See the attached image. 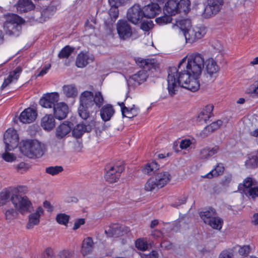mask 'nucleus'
I'll list each match as a JSON object with an SVG mask.
<instances>
[{
  "label": "nucleus",
  "mask_w": 258,
  "mask_h": 258,
  "mask_svg": "<svg viewBox=\"0 0 258 258\" xmlns=\"http://www.w3.org/2000/svg\"><path fill=\"white\" fill-rule=\"evenodd\" d=\"M178 67L183 68V71L178 73L175 67L168 69L167 89L171 96L175 94L180 87L192 92L197 91L200 88L199 78L203 69L207 78L211 81L218 77L220 72V67L215 59H205L202 54L198 53L188 54L183 57Z\"/></svg>",
  "instance_id": "f257e3e1"
},
{
  "label": "nucleus",
  "mask_w": 258,
  "mask_h": 258,
  "mask_svg": "<svg viewBox=\"0 0 258 258\" xmlns=\"http://www.w3.org/2000/svg\"><path fill=\"white\" fill-rule=\"evenodd\" d=\"M80 105L78 111L79 116L83 119H86L89 116V109L97 110L103 103V98L100 92L93 93L89 91L83 92L80 96Z\"/></svg>",
  "instance_id": "f03ea898"
},
{
  "label": "nucleus",
  "mask_w": 258,
  "mask_h": 258,
  "mask_svg": "<svg viewBox=\"0 0 258 258\" xmlns=\"http://www.w3.org/2000/svg\"><path fill=\"white\" fill-rule=\"evenodd\" d=\"M20 150L30 158H38L44 155L46 148L44 144L38 140H26L21 143Z\"/></svg>",
  "instance_id": "7ed1b4c3"
},
{
  "label": "nucleus",
  "mask_w": 258,
  "mask_h": 258,
  "mask_svg": "<svg viewBox=\"0 0 258 258\" xmlns=\"http://www.w3.org/2000/svg\"><path fill=\"white\" fill-rule=\"evenodd\" d=\"M4 18L6 21L4 23V29L6 33L9 35L18 36L24 20L18 15L13 13L4 15Z\"/></svg>",
  "instance_id": "20e7f679"
},
{
  "label": "nucleus",
  "mask_w": 258,
  "mask_h": 258,
  "mask_svg": "<svg viewBox=\"0 0 258 258\" xmlns=\"http://www.w3.org/2000/svg\"><path fill=\"white\" fill-rule=\"evenodd\" d=\"M11 201L16 210L22 214L29 211L32 204L26 196L22 197L18 195L13 194Z\"/></svg>",
  "instance_id": "39448f33"
},
{
  "label": "nucleus",
  "mask_w": 258,
  "mask_h": 258,
  "mask_svg": "<svg viewBox=\"0 0 258 258\" xmlns=\"http://www.w3.org/2000/svg\"><path fill=\"white\" fill-rule=\"evenodd\" d=\"M214 108L213 104H208L203 106L195 120V124L197 126L205 125L209 119L213 116Z\"/></svg>",
  "instance_id": "423d86ee"
},
{
  "label": "nucleus",
  "mask_w": 258,
  "mask_h": 258,
  "mask_svg": "<svg viewBox=\"0 0 258 258\" xmlns=\"http://www.w3.org/2000/svg\"><path fill=\"white\" fill-rule=\"evenodd\" d=\"M207 33L206 28L203 26H195L185 33L186 43H192L204 37Z\"/></svg>",
  "instance_id": "0eeeda50"
},
{
  "label": "nucleus",
  "mask_w": 258,
  "mask_h": 258,
  "mask_svg": "<svg viewBox=\"0 0 258 258\" xmlns=\"http://www.w3.org/2000/svg\"><path fill=\"white\" fill-rule=\"evenodd\" d=\"M6 151H12L18 145L19 138L17 130H6L4 135Z\"/></svg>",
  "instance_id": "6e6552de"
},
{
  "label": "nucleus",
  "mask_w": 258,
  "mask_h": 258,
  "mask_svg": "<svg viewBox=\"0 0 258 258\" xmlns=\"http://www.w3.org/2000/svg\"><path fill=\"white\" fill-rule=\"evenodd\" d=\"M59 99L58 93L54 92L44 94L40 99L39 103L41 106L46 108H53Z\"/></svg>",
  "instance_id": "1a4fd4ad"
},
{
  "label": "nucleus",
  "mask_w": 258,
  "mask_h": 258,
  "mask_svg": "<svg viewBox=\"0 0 258 258\" xmlns=\"http://www.w3.org/2000/svg\"><path fill=\"white\" fill-rule=\"evenodd\" d=\"M144 16L143 10L138 5H134L130 8L127 13V20L134 24L140 23Z\"/></svg>",
  "instance_id": "9d476101"
},
{
  "label": "nucleus",
  "mask_w": 258,
  "mask_h": 258,
  "mask_svg": "<svg viewBox=\"0 0 258 258\" xmlns=\"http://www.w3.org/2000/svg\"><path fill=\"white\" fill-rule=\"evenodd\" d=\"M223 0H208L207 5L205 7L203 15L209 18L217 14L223 5Z\"/></svg>",
  "instance_id": "9b49d317"
},
{
  "label": "nucleus",
  "mask_w": 258,
  "mask_h": 258,
  "mask_svg": "<svg viewBox=\"0 0 258 258\" xmlns=\"http://www.w3.org/2000/svg\"><path fill=\"white\" fill-rule=\"evenodd\" d=\"M171 27L175 32H182L185 37V33H188L191 28V22L189 19L179 18L173 23Z\"/></svg>",
  "instance_id": "f8f14e48"
},
{
  "label": "nucleus",
  "mask_w": 258,
  "mask_h": 258,
  "mask_svg": "<svg viewBox=\"0 0 258 258\" xmlns=\"http://www.w3.org/2000/svg\"><path fill=\"white\" fill-rule=\"evenodd\" d=\"M116 29L119 38L123 40L130 38L133 34L131 27L124 20H120L118 22Z\"/></svg>",
  "instance_id": "ddd939ff"
},
{
  "label": "nucleus",
  "mask_w": 258,
  "mask_h": 258,
  "mask_svg": "<svg viewBox=\"0 0 258 258\" xmlns=\"http://www.w3.org/2000/svg\"><path fill=\"white\" fill-rule=\"evenodd\" d=\"M37 116V111L33 108L28 107L20 113L19 119L23 123L29 124L33 122Z\"/></svg>",
  "instance_id": "4468645a"
},
{
  "label": "nucleus",
  "mask_w": 258,
  "mask_h": 258,
  "mask_svg": "<svg viewBox=\"0 0 258 258\" xmlns=\"http://www.w3.org/2000/svg\"><path fill=\"white\" fill-rule=\"evenodd\" d=\"M181 0H169L165 5L164 11L170 15H175L182 11L184 13L188 11H184L181 6Z\"/></svg>",
  "instance_id": "2eb2a0df"
},
{
  "label": "nucleus",
  "mask_w": 258,
  "mask_h": 258,
  "mask_svg": "<svg viewBox=\"0 0 258 258\" xmlns=\"http://www.w3.org/2000/svg\"><path fill=\"white\" fill-rule=\"evenodd\" d=\"M118 105L120 107V110L123 116L132 118L136 116L139 113L140 108L135 104L130 105L126 104L125 106L123 102H118Z\"/></svg>",
  "instance_id": "dca6fc26"
},
{
  "label": "nucleus",
  "mask_w": 258,
  "mask_h": 258,
  "mask_svg": "<svg viewBox=\"0 0 258 258\" xmlns=\"http://www.w3.org/2000/svg\"><path fill=\"white\" fill-rule=\"evenodd\" d=\"M53 110L55 117L58 120H62L67 117L69 111V108L67 103L60 102L55 104Z\"/></svg>",
  "instance_id": "f3484780"
},
{
  "label": "nucleus",
  "mask_w": 258,
  "mask_h": 258,
  "mask_svg": "<svg viewBox=\"0 0 258 258\" xmlns=\"http://www.w3.org/2000/svg\"><path fill=\"white\" fill-rule=\"evenodd\" d=\"M43 214L44 210L43 208L41 207H38L34 213L29 215L26 228L31 229L35 226L38 225L40 223V217Z\"/></svg>",
  "instance_id": "a211bd4d"
},
{
  "label": "nucleus",
  "mask_w": 258,
  "mask_h": 258,
  "mask_svg": "<svg viewBox=\"0 0 258 258\" xmlns=\"http://www.w3.org/2000/svg\"><path fill=\"white\" fill-rule=\"evenodd\" d=\"M94 57L88 51H83L77 55L76 65L78 68H83L93 61Z\"/></svg>",
  "instance_id": "6ab92c4d"
},
{
  "label": "nucleus",
  "mask_w": 258,
  "mask_h": 258,
  "mask_svg": "<svg viewBox=\"0 0 258 258\" xmlns=\"http://www.w3.org/2000/svg\"><path fill=\"white\" fill-rule=\"evenodd\" d=\"M135 60L140 67L144 68L145 70L156 69L158 68L159 64L157 60L154 58H144L138 57L135 58Z\"/></svg>",
  "instance_id": "aec40b11"
},
{
  "label": "nucleus",
  "mask_w": 258,
  "mask_h": 258,
  "mask_svg": "<svg viewBox=\"0 0 258 258\" xmlns=\"http://www.w3.org/2000/svg\"><path fill=\"white\" fill-rule=\"evenodd\" d=\"M144 16L148 18H152L158 15L161 11L157 4L152 3L145 6L142 9Z\"/></svg>",
  "instance_id": "412c9836"
},
{
  "label": "nucleus",
  "mask_w": 258,
  "mask_h": 258,
  "mask_svg": "<svg viewBox=\"0 0 258 258\" xmlns=\"http://www.w3.org/2000/svg\"><path fill=\"white\" fill-rule=\"evenodd\" d=\"M62 92L66 97L71 99L77 97L79 93L78 89L74 84L64 85L62 87Z\"/></svg>",
  "instance_id": "4be33fe9"
},
{
  "label": "nucleus",
  "mask_w": 258,
  "mask_h": 258,
  "mask_svg": "<svg viewBox=\"0 0 258 258\" xmlns=\"http://www.w3.org/2000/svg\"><path fill=\"white\" fill-rule=\"evenodd\" d=\"M19 13H25L34 9V5L31 0H19L15 5Z\"/></svg>",
  "instance_id": "5701e85b"
},
{
  "label": "nucleus",
  "mask_w": 258,
  "mask_h": 258,
  "mask_svg": "<svg viewBox=\"0 0 258 258\" xmlns=\"http://www.w3.org/2000/svg\"><path fill=\"white\" fill-rule=\"evenodd\" d=\"M22 72V69L20 67L16 68L13 71L10 73L9 76L4 80L2 85V89L7 87L10 84L17 81Z\"/></svg>",
  "instance_id": "b1692460"
},
{
  "label": "nucleus",
  "mask_w": 258,
  "mask_h": 258,
  "mask_svg": "<svg viewBox=\"0 0 258 258\" xmlns=\"http://www.w3.org/2000/svg\"><path fill=\"white\" fill-rule=\"evenodd\" d=\"M155 178L160 188L164 187L171 180V175L168 172H161L157 173Z\"/></svg>",
  "instance_id": "393cba45"
},
{
  "label": "nucleus",
  "mask_w": 258,
  "mask_h": 258,
  "mask_svg": "<svg viewBox=\"0 0 258 258\" xmlns=\"http://www.w3.org/2000/svg\"><path fill=\"white\" fill-rule=\"evenodd\" d=\"M148 77L149 74L147 70H141L132 75L131 79L138 85H141L147 81Z\"/></svg>",
  "instance_id": "a878e982"
},
{
  "label": "nucleus",
  "mask_w": 258,
  "mask_h": 258,
  "mask_svg": "<svg viewBox=\"0 0 258 258\" xmlns=\"http://www.w3.org/2000/svg\"><path fill=\"white\" fill-rule=\"evenodd\" d=\"M219 149L218 146H215L212 148L209 147L204 148L200 151V158L201 159H207L217 153Z\"/></svg>",
  "instance_id": "bb28decb"
},
{
  "label": "nucleus",
  "mask_w": 258,
  "mask_h": 258,
  "mask_svg": "<svg viewBox=\"0 0 258 258\" xmlns=\"http://www.w3.org/2000/svg\"><path fill=\"white\" fill-rule=\"evenodd\" d=\"M199 215L204 223H207L212 218L216 216L217 213L215 209L209 207L203 209L199 213Z\"/></svg>",
  "instance_id": "cd10ccee"
},
{
  "label": "nucleus",
  "mask_w": 258,
  "mask_h": 258,
  "mask_svg": "<svg viewBox=\"0 0 258 258\" xmlns=\"http://www.w3.org/2000/svg\"><path fill=\"white\" fill-rule=\"evenodd\" d=\"M55 119L51 114H46L41 119V126L43 129H53L55 126Z\"/></svg>",
  "instance_id": "c85d7f7f"
},
{
  "label": "nucleus",
  "mask_w": 258,
  "mask_h": 258,
  "mask_svg": "<svg viewBox=\"0 0 258 258\" xmlns=\"http://www.w3.org/2000/svg\"><path fill=\"white\" fill-rule=\"evenodd\" d=\"M93 241L91 237H88L83 241L81 252L83 255H87L92 252L93 249Z\"/></svg>",
  "instance_id": "c756f323"
},
{
  "label": "nucleus",
  "mask_w": 258,
  "mask_h": 258,
  "mask_svg": "<svg viewBox=\"0 0 258 258\" xmlns=\"http://www.w3.org/2000/svg\"><path fill=\"white\" fill-rule=\"evenodd\" d=\"M129 232L128 227L118 223L114 224V237L122 236Z\"/></svg>",
  "instance_id": "7c9ffc66"
},
{
  "label": "nucleus",
  "mask_w": 258,
  "mask_h": 258,
  "mask_svg": "<svg viewBox=\"0 0 258 258\" xmlns=\"http://www.w3.org/2000/svg\"><path fill=\"white\" fill-rule=\"evenodd\" d=\"M124 170V164L122 161H118L114 163V182L117 181Z\"/></svg>",
  "instance_id": "2f4dec72"
},
{
  "label": "nucleus",
  "mask_w": 258,
  "mask_h": 258,
  "mask_svg": "<svg viewBox=\"0 0 258 258\" xmlns=\"http://www.w3.org/2000/svg\"><path fill=\"white\" fill-rule=\"evenodd\" d=\"M113 114V108L111 105L104 106L100 111V115L102 119L106 121L109 120Z\"/></svg>",
  "instance_id": "473e14b6"
},
{
  "label": "nucleus",
  "mask_w": 258,
  "mask_h": 258,
  "mask_svg": "<svg viewBox=\"0 0 258 258\" xmlns=\"http://www.w3.org/2000/svg\"><path fill=\"white\" fill-rule=\"evenodd\" d=\"M159 168V165L155 161L147 163L142 169L144 173L151 175Z\"/></svg>",
  "instance_id": "72a5a7b5"
},
{
  "label": "nucleus",
  "mask_w": 258,
  "mask_h": 258,
  "mask_svg": "<svg viewBox=\"0 0 258 258\" xmlns=\"http://www.w3.org/2000/svg\"><path fill=\"white\" fill-rule=\"evenodd\" d=\"M234 249H238L237 252L238 254L242 256L246 257L252 250V247L250 245H240L238 244L234 246Z\"/></svg>",
  "instance_id": "f704fd0d"
},
{
  "label": "nucleus",
  "mask_w": 258,
  "mask_h": 258,
  "mask_svg": "<svg viewBox=\"0 0 258 258\" xmlns=\"http://www.w3.org/2000/svg\"><path fill=\"white\" fill-rule=\"evenodd\" d=\"M254 185L252 179L251 177H247L245 178L242 183H240L238 186V189L239 191L244 192L247 189L252 187Z\"/></svg>",
  "instance_id": "c9c22d12"
},
{
  "label": "nucleus",
  "mask_w": 258,
  "mask_h": 258,
  "mask_svg": "<svg viewBox=\"0 0 258 258\" xmlns=\"http://www.w3.org/2000/svg\"><path fill=\"white\" fill-rule=\"evenodd\" d=\"M206 224H208L213 229L220 230L222 227L223 221L220 217L215 216Z\"/></svg>",
  "instance_id": "e433bc0d"
},
{
  "label": "nucleus",
  "mask_w": 258,
  "mask_h": 258,
  "mask_svg": "<svg viewBox=\"0 0 258 258\" xmlns=\"http://www.w3.org/2000/svg\"><path fill=\"white\" fill-rule=\"evenodd\" d=\"M228 124L227 119L226 118L219 119L212 122L209 125L207 126L211 129H218L219 128H225ZM207 126L205 127L206 128Z\"/></svg>",
  "instance_id": "4c0bfd02"
},
{
  "label": "nucleus",
  "mask_w": 258,
  "mask_h": 258,
  "mask_svg": "<svg viewBox=\"0 0 258 258\" xmlns=\"http://www.w3.org/2000/svg\"><path fill=\"white\" fill-rule=\"evenodd\" d=\"M224 170V168L222 164H218L215 169H213L206 175V177L208 178H212L213 177L218 176L223 173Z\"/></svg>",
  "instance_id": "58836bf2"
},
{
  "label": "nucleus",
  "mask_w": 258,
  "mask_h": 258,
  "mask_svg": "<svg viewBox=\"0 0 258 258\" xmlns=\"http://www.w3.org/2000/svg\"><path fill=\"white\" fill-rule=\"evenodd\" d=\"M104 178L106 181L112 183L113 182V164L109 163L105 168Z\"/></svg>",
  "instance_id": "ea45409f"
},
{
  "label": "nucleus",
  "mask_w": 258,
  "mask_h": 258,
  "mask_svg": "<svg viewBox=\"0 0 258 258\" xmlns=\"http://www.w3.org/2000/svg\"><path fill=\"white\" fill-rule=\"evenodd\" d=\"M156 188H159L158 183L155 177L150 178L145 185V189L146 191H150L155 189Z\"/></svg>",
  "instance_id": "a19ab883"
},
{
  "label": "nucleus",
  "mask_w": 258,
  "mask_h": 258,
  "mask_svg": "<svg viewBox=\"0 0 258 258\" xmlns=\"http://www.w3.org/2000/svg\"><path fill=\"white\" fill-rule=\"evenodd\" d=\"M74 48L69 45H67L61 49L58 54L59 58H67L74 51Z\"/></svg>",
  "instance_id": "79ce46f5"
},
{
  "label": "nucleus",
  "mask_w": 258,
  "mask_h": 258,
  "mask_svg": "<svg viewBox=\"0 0 258 258\" xmlns=\"http://www.w3.org/2000/svg\"><path fill=\"white\" fill-rule=\"evenodd\" d=\"M3 212L5 214L6 219L10 221L15 219L18 215L16 209L10 208L8 209H4L3 210Z\"/></svg>",
  "instance_id": "37998d69"
},
{
  "label": "nucleus",
  "mask_w": 258,
  "mask_h": 258,
  "mask_svg": "<svg viewBox=\"0 0 258 258\" xmlns=\"http://www.w3.org/2000/svg\"><path fill=\"white\" fill-rule=\"evenodd\" d=\"M245 166L248 169H255L258 166V157L252 156L249 158L245 163Z\"/></svg>",
  "instance_id": "c03bdc74"
},
{
  "label": "nucleus",
  "mask_w": 258,
  "mask_h": 258,
  "mask_svg": "<svg viewBox=\"0 0 258 258\" xmlns=\"http://www.w3.org/2000/svg\"><path fill=\"white\" fill-rule=\"evenodd\" d=\"M136 248L141 251H145L148 248V244L144 238H139L135 242Z\"/></svg>",
  "instance_id": "a18cd8bd"
},
{
  "label": "nucleus",
  "mask_w": 258,
  "mask_h": 258,
  "mask_svg": "<svg viewBox=\"0 0 258 258\" xmlns=\"http://www.w3.org/2000/svg\"><path fill=\"white\" fill-rule=\"evenodd\" d=\"M12 195L8 190H4L0 192V207L5 205L11 199Z\"/></svg>",
  "instance_id": "49530a36"
},
{
  "label": "nucleus",
  "mask_w": 258,
  "mask_h": 258,
  "mask_svg": "<svg viewBox=\"0 0 258 258\" xmlns=\"http://www.w3.org/2000/svg\"><path fill=\"white\" fill-rule=\"evenodd\" d=\"M70 219V216L64 213L58 214L56 216V222L61 225H67Z\"/></svg>",
  "instance_id": "de8ad7c7"
},
{
  "label": "nucleus",
  "mask_w": 258,
  "mask_h": 258,
  "mask_svg": "<svg viewBox=\"0 0 258 258\" xmlns=\"http://www.w3.org/2000/svg\"><path fill=\"white\" fill-rule=\"evenodd\" d=\"M110 12H109V17L107 20L104 21V26L107 34H111L112 33L113 28V19L111 16Z\"/></svg>",
  "instance_id": "09e8293b"
},
{
  "label": "nucleus",
  "mask_w": 258,
  "mask_h": 258,
  "mask_svg": "<svg viewBox=\"0 0 258 258\" xmlns=\"http://www.w3.org/2000/svg\"><path fill=\"white\" fill-rule=\"evenodd\" d=\"M247 197L253 200L258 197V187H252L243 192Z\"/></svg>",
  "instance_id": "8fccbe9b"
},
{
  "label": "nucleus",
  "mask_w": 258,
  "mask_h": 258,
  "mask_svg": "<svg viewBox=\"0 0 258 258\" xmlns=\"http://www.w3.org/2000/svg\"><path fill=\"white\" fill-rule=\"evenodd\" d=\"M63 170L61 166H50L46 168V172L51 175L58 174Z\"/></svg>",
  "instance_id": "3c124183"
},
{
  "label": "nucleus",
  "mask_w": 258,
  "mask_h": 258,
  "mask_svg": "<svg viewBox=\"0 0 258 258\" xmlns=\"http://www.w3.org/2000/svg\"><path fill=\"white\" fill-rule=\"evenodd\" d=\"M172 21V18L167 15H164L163 16L158 17L155 19V21L159 25H164L169 23Z\"/></svg>",
  "instance_id": "603ef678"
},
{
  "label": "nucleus",
  "mask_w": 258,
  "mask_h": 258,
  "mask_svg": "<svg viewBox=\"0 0 258 258\" xmlns=\"http://www.w3.org/2000/svg\"><path fill=\"white\" fill-rule=\"evenodd\" d=\"M234 247L223 250L219 254V258H232L234 256Z\"/></svg>",
  "instance_id": "864d4df0"
},
{
  "label": "nucleus",
  "mask_w": 258,
  "mask_h": 258,
  "mask_svg": "<svg viewBox=\"0 0 258 258\" xmlns=\"http://www.w3.org/2000/svg\"><path fill=\"white\" fill-rule=\"evenodd\" d=\"M245 92L250 95L258 96V80L256 85H251L246 90Z\"/></svg>",
  "instance_id": "5fc2aeb1"
},
{
  "label": "nucleus",
  "mask_w": 258,
  "mask_h": 258,
  "mask_svg": "<svg viewBox=\"0 0 258 258\" xmlns=\"http://www.w3.org/2000/svg\"><path fill=\"white\" fill-rule=\"evenodd\" d=\"M154 26L153 22L151 20L144 21L141 25V28L145 31H148L152 29Z\"/></svg>",
  "instance_id": "6e6d98bb"
},
{
  "label": "nucleus",
  "mask_w": 258,
  "mask_h": 258,
  "mask_svg": "<svg viewBox=\"0 0 258 258\" xmlns=\"http://www.w3.org/2000/svg\"><path fill=\"white\" fill-rule=\"evenodd\" d=\"M3 159L8 162H12L16 159V156L13 153L5 152L2 155Z\"/></svg>",
  "instance_id": "4d7b16f0"
},
{
  "label": "nucleus",
  "mask_w": 258,
  "mask_h": 258,
  "mask_svg": "<svg viewBox=\"0 0 258 258\" xmlns=\"http://www.w3.org/2000/svg\"><path fill=\"white\" fill-rule=\"evenodd\" d=\"M15 168L18 172L23 173L27 170L28 167L25 163L22 162L16 165Z\"/></svg>",
  "instance_id": "13d9d810"
},
{
  "label": "nucleus",
  "mask_w": 258,
  "mask_h": 258,
  "mask_svg": "<svg viewBox=\"0 0 258 258\" xmlns=\"http://www.w3.org/2000/svg\"><path fill=\"white\" fill-rule=\"evenodd\" d=\"M58 129H76L74 124L70 121H65L61 123L58 127Z\"/></svg>",
  "instance_id": "bf43d9fd"
},
{
  "label": "nucleus",
  "mask_w": 258,
  "mask_h": 258,
  "mask_svg": "<svg viewBox=\"0 0 258 258\" xmlns=\"http://www.w3.org/2000/svg\"><path fill=\"white\" fill-rule=\"evenodd\" d=\"M71 130H56L55 136L58 139H61L65 137Z\"/></svg>",
  "instance_id": "052dcab7"
},
{
  "label": "nucleus",
  "mask_w": 258,
  "mask_h": 258,
  "mask_svg": "<svg viewBox=\"0 0 258 258\" xmlns=\"http://www.w3.org/2000/svg\"><path fill=\"white\" fill-rule=\"evenodd\" d=\"M91 130H72V135L76 139H80L85 132H90Z\"/></svg>",
  "instance_id": "680f3d73"
},
{
  "label": "nucleus",
  "mask_w": 258,
  "mask_h": 258,
  "mask_svg": "<svg viewBox=\"0 0 258 258\" xmlns=\"http://www.w3.org/2000/svg\"><path fill=\"white\" fill-rule=\"evenodd\" d=\"M73 253L71 251L68 249H64L60 251L58 256L59 258H71Z\"/></svg>",
  "instance_id": "e2e57ef3"
},
{
  "label": "nucleus",
  "mask_w": 258,
  "mask_h": 258,
  "mask_svg": "<svg viewBox=\"0 0 258 258\" xmlns=\"http://www.w3.org/2000/svg\"><path fill=\"white\" fill-rule=\"evenodd\" d=\"M51 64L50 63L46 64L37 75V77L43 76L47 74L49 70L50 69Z\"/></svg>",
  "instance_id": "0e129e2a"
},
{
  "label": "nucleus",
  "mask_w": 258,
  "mask_h": 258,
  "mask_svg": "<svg viewBox=\"0 0 258 258\" xmlns=\"http://www.w3.org/2000/svg\"><path fill=\"white\" fill-rule=\"evenodd\" d=\"M214 53H221L223 51V46L219 42H216L213 45Z\"/></svg>",
  "instance_id": "69168bd1"
},
{
  "label": "nucleus",
  "mask_w": 258,
  "mask_h": 258,
  "mask_svg": "<svg viewBox=\"0 0 258 258\" xmlns=\"http://www.w3.org/2000/svg\"><path fill=\"white\" fill-rule=\"evenodd\" d=\"M191 142L189 139L182 140L180 144V148L182 149H186L190 146Z\"/></svg>",
  "instance_id": "338daca9"
},
{
  "label": "nucleus",
  "mask_w": 258,
  "mask_h": 258,
  "mask_svg": "<svg viewBox=\"0 0 258 258\" xmlns=\"http://www.w3.org/2000/svg\"><path fill=\"white\" fill-rule=\"evenodd\" d=\"M181 5L184 11H189L190 6V0H181Z\"/></svg>",
  "instance_id": "774afa93"
}]
</instances>
